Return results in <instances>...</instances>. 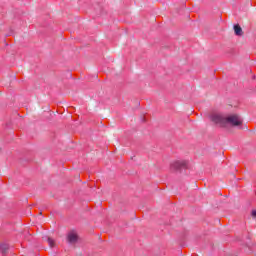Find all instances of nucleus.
I'll use <instances>...</instances> for the list:
<instances>
[{"mask_svg": "<svg viewBox=\"0 0 256 256\" xmlns=\"http://www.w3.org/2000/svg\"><path fill=\"white\" fill-rule=\"evenodd\" d=\"M210 121L215 123V125H220V127H227V125L239 127L240 125H243V118L237 114L225 116L223 114L213 113L210 115Z\"/></svg>", "mask_w": 256, "mask_h": 256, "instance_id": "f257e3e1", "label": "nucleus"}, {"mask_svg": "<svg viewBox=\"0 0 256 256\" xmlns=\"http://www.w3.org/2000/svg\"><path fill=\"white\" fill-rule=\"evenodd\" d=\"M189 167V162L186 160H178L170 165L171 171H183Z\"/></svg>", "mask_w": 256, "mask_h": 256, "instance_id": "f03ea898", "label": "nucleus"}, {"mask_svg": "<svg viewBox=\"0 0 256 256\" xmlns=\"http://www.w3.org/2000/svg\"><path fill=\"white\" fill-rule=\"evenodd\" d=\"M67 239L68 243H77V234L75 232H70Z\"/></svg>", "mask_w": 256, "mask_h": 256, "instance_id": "7ed1b4c3", "label": "nucleus"}, {"mask_svg": "<svg viewBox=\"0 0 256 256\" xmlns=\"http://www.w3.org/2000/svg\"><path fill=\"white\" fill-rule=\"evenodd\" d=\"M234 33L238 37H241L243 35V29L241 28V26L239 24L234 25Z\"/></svg>", "mask_w": 256, "mask_h": 256, "instance_id": "20e7f679", "label": "nucleus"}, {"mask_svg": "<svg viewBox=\"0 0 256 256\" xmlns=\"http://www.w3.org/2000/svg\"><path fill=\"white\" fill-rule=\"evenodd\" d=\"M7 249H9V245L8 244H1L0 245V250L2 251V253H6Z\"/></svg>", "mask_w": 256, "mask_h": 256, "instance_id": "39448f33", "label": "nucleus"}, {"mask_svg": "<svg viewBox=\"0 0 256 256\" xmlns=\"http://www.w3.org/2000/svg\"><path fill=\"white\" fill-rule=\"evenodd\" d=\"M47 241L50 247H55V240H53L52 238H48Z\"/></svg>", "mask_w": 256, "mask_h": 256, "instance_id": "423d86ee", "label": "nucleus"}, {"mask_svg": "<svg viewBox=\"0 0 256 256\" xmlns=\"http://www.w3.org/2000/svg\"><path fill=\"white\" fill-rule=\"evenodd\" d=\"M251 215H252V217H254V219H256V210H253Z\"/></svg>", "mask_w": 256, "mask_h": 256, "instance_id": "0eeeda50", "label": "nucleus"}]
</instances>
